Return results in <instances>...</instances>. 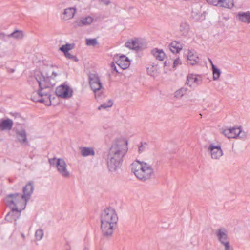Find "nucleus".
Here are the masks:
<instances>
[{
    "label": "nucleus",
    "instance_id": "obj_1",
    "mask_svg": "<svg viewBox=\"0 0 250 250\" xmlns=\"http://www.w3.org/2000/svg\"><path fill=\"white\" fill-rule=\"evenodd\" d=\"M52 75L55 77L58 74L53 71ZM32 79L40 88L37 92H33L32 100L34 102L44 103L48 106L51 105V93L53 92L52 88L55 84L54 78L39 72Z\"/></svg>",
    "mask_w": 250,
    "mask_h": 250
},
{
    "label": "nucleus",
    "instance_id": "obj_2",
    "mask_svg": "<svg viewBox=\"0 0 250 250\" xmlns=\"http://www.w3.org/2000/svg\"><path fill=\"white\" fill-rule=\"evenodd\" d=\"M127 151L126 145L123 142H116L112 145L107 159V167L110 171H115L119 167Z\"/></svg>",
    "mask_w": 250,
    "mask_h": 250
},
{
    "label": "nucleus",
    "instance_id": "obj_3",
    "mask_svg": "<svg viewBox=\"0 0 250 250\" xmlns=\"http://www.w3.org/2000/svg\"><path fill=\"white\" fill-rule=\"evenodd\" d=\"M6 205L11 210L6 216V219L9 220L10 217L16 221L21 215V212L26 206L27 201L22 197L21 194L18 193L8 194L5 199Z\"/></svg>",
    "mask_w": 250,
    "mask_h": 250
},
{
    "label": "nucleus",
    "instance_id": "obj_4",
    "mask_svg": "<svg viewBox=\"0 0 250 250\" xmlns=\"http://www.w3.org/2000/svg\"><path fill=\"white\" fill-rule=\"evenodd\" d=\"M118 220L115 209L112 208L104 209L101 213V228L103 234L110 236L113 232Z\"/></svg>",
    "mask_w": 250,
    "mask_h": 250
},
{
    "label": "nucleus",
    "instance_id": "obj_5",
    "mask_svg": "<svg viewBox=\"0 0 250 250\" xmlns=\"http://www.w3.org/2000/svg\"><path fill=\"white\" fill-rule=\"evenodd\" d=\"M131 171L136 177L142 181H145L151 178L154 174L153 169L149 164L139 161L132 163L131 166Z\"/></svg>",
    "mask_w": 250,
    "mask_h": 250
},
{
    "label": "nucleus",
    "instance_id": "obj_6",
    "mask_svg": "<svg viewBox=\"0 0 250 250\" xmlns=\"http://www.w3.org/2000/svg\"><path fill=\"white\" fill-rule=\"evenodd\" d=\"M223 133L229 139L243 138L245 136V132L242 131L240 127L225 129L223 130Z\"/></svg>",
    "mask_w": 250,
    "mask_h": 250
},
{
    "label": "nucleus",
    "instance_id": "obj_7",
    "mask_svg": "<svg viewBox=\"0 0 250 250\" xmlns=\"http://www.w3.org/2000/svg\"><path fill=\"white\" fill-rule=\"evenodd\" d=\"M88 78L90 86L94 93L102 88V85L97 75L93 73L90 74Z\"/></svg>",
    "mask_w": 250,
    "mask_h": 250
},
{
    "label": "nucleus",
    "instance_id": "obj_8",
    "mask_svg": "<svg viewBox=\"0 0 250 250\" xmlns=\"http://www.w3.org/2000/svg\"><path fill=\"white\" fill-rule=\"evenodd\" d=\"M55 92L57 96L67 99L72 96L73 91L69 86L61 85L56 88Z\"/></svg>",
    "mask_w": 250,
    "mask_h": 250
},
{
    "label": "nucleus",
    "instance_id": "obj_9",
    "mask_svg": "<svg viewBox=\"0 0 250 250\" xmlns=\"http://www.w3.org/2000/svg\"><path fill=\"white\" fill-rule=\"evenodd\" d=\"M56 168L58 172L62 177L66 178L70 177V173L67 170V165L63 159L58 158Z\"/></svg>",
    "mask_w": 250,
    "mask_h": 250
},
{
    "label": "nucleus",
    "instance_id": "obj_10",
    "mask_svg": "<svg viewBox=\"0 0 250 250\" xmlns=\"http://www.w3.org/2000/svg\"><path fill=\"white\" fill-rule=\"evenodd\" d=\"M208 149L210 152L211 157L214 159H219L223 155V151L220 145H209Z\"/></svg>",
    "mask_w": 250,
    "mask_h": 250
},
{
    "label": "nucleus",
    "instance_id": "obj_11",
    "mask_svg": "<svg viewBox=\"0 0 250 250\" xmlns=\"http://www.w3.org/2000/svg\"><path fill=\"white\" fill-rule=\"evenodd\" d=\"M34 186L33 183L28 182L22 189L23 194H21L22 197L27 202L31 198L33 192Z\"/></svg>",
    "mask_w": 250,
    "mask_h": 250
},
{
    "label": "nucleus",
    "instance_id": "obj_12",
    "mask_svg": "<svg viewBox=\"0 0 250 250\" xmlns=\"http://www.w3.org/2000/svg\"><path fill=\"white\" fill-rule=\"evenodd\" d=\"M93 21V18L89 16L81 18L75 21V26L82 27L90 25Z\"/></svg>",
    "mask_w": 250,
    "mask_h": 250
},
{
    "label": "nucleus",
    "instance_id": "obj_13",
    "mask_svg": "<svg viewBox=\"0 0 250 250\" xmlns=\"http://www.w3.org/2000/svg\"><path fill=\"white\" fill-rule=\"evenodd\" d=\"M216 235L218 241L223 245L225 243H229L227 231L225 229H218L216 231Z\"/></svg>",
    "mask_w": 250,
    "mask_h": 250
},
{
    "label": "nucleus",
    "instance_id": "obj_14",
    "mask_svg": "<svg viewBox=\"0 0 250 250\" xmlns=\"http://www.w3.org/2000/svg\"><path fill=\"white\" fill-rule=\"evenodd\" d=\"M201 83V79L195 75L189 74L187 77L186 84L189 85L190 87H195Z\"/></svg>",
    "mask_w": 250,
    "mask_h": 250
},
{
    "label": "nucleus",
    "instance_id": "obj_15",
    "mask_svg": "<svg viewBox=\"0 0 250 250\" xmlns=\"http://www.w3.org/2000/svg\"><path fill=\"white\" fill-rule=\"evenodd\" d=\"M125 46L129 49L137 51L140 50L143 47L142 43L138 39L128 41L125 42Z\"/></svg>",
    "mask_w": 250,
    "mask_h": 250
},
{
    "label": "nucleus",
    "instance_id": "obj_16",
    "mask_svg": "<svg viewBox=\"0 0 250 250\" xmlns=\"http://www.w3.org/2000/svg\"><path fill=\"white\" fill-rule=\"evenodd\" d=\"M13 125V121L9 119H0V130H10L12 129Z\"/></svg>",
    "mask_w": 250,
    "mask_h": 250
},
{
    "label": "nucleus",
    "instance_id": "obj_17",
    "mask_svg": "<svg viewBox=\"0 0 250 250\" xmlns=\"http://www.w3.org/2000/svg\"><path fill=\"white\" fill-rule=\"evenodd\" d=\"M116 62L122 69L127 68L130 64V61L128 58L124 55L121 56Z\"/></svg>",
    "mask_w": 250,
    "mask_h": 250
},
{
    "label": "nucleus",
    "instance_id": "obj_18",
    "mask_svg": "<svg viewBox=\"0 0 250 250\" xmlns=\"http://www.w3.org/2000/svg\"><path fill=\"white\" fill-rule=\"evenodd\" d=\"M169 48L173 53H178L183 48V44L175 41L169 45Z\"/></svg>",
    "mask_w": 250,
    "mask_h": 250
},
{
    "label": "nucleus",
    "instance_id": "obj_19",
    "mask_svg": "<svg viewBox=\"0 0 250 250\" xmlns=\"http://www.w3.org/2000/svg\"><path fill=\"white\" fill-rule=\"evenodd\" d=\"M236 18L241 22L250 23V11L240 12H239Z\"/></svg>",
    "mask_w": 250,
    "mask_h": 250
},
{
    "label": "nucleus",
    "instance_id": "obj_20",
    "mask_svg": "<svg viewBox=\"0 0 250 250\" xmlns=\"http://www.w3.org/2000/svg\"><path fill=\"white\" fill-rule=\"evenodd\" d=\"M16 136L21 144H27V134L24 129L17 131L16 132Z\"/></svg>",
    "mask_w": 250,
    "mask_h": 250
},
{
    "label": "nucleus",
    "instance_id": "obj_21",
    "mask_svg": "<svg viewBox=\"0 0 250 250\" xmlns=\"http://www.w3.org/2000/svg\"><path fill=\"white\" fill-rule=\"evenodd\" d=\"M188 63L193 65L200 61L199 58L197 55L191 51H189L188 55Z\"/></svg>",
    "mask_w": 250,
    "mask_h": 250
},
{
    "label": "nucleus",
    "instance_id": "obj_22",
    "mask_svg": "<svg viewBox=\"0 0 250 250\" xmlns=\"http://www.w3.org/2000/svg\"><path fill=\"white\" fill-rule=\"evenodd\" d=\"M80 150L81 154L83 157L93 156L95 155V151L92 147H82Z\"/></svg>",
    "mask_w": 250,
    "mask_h": 250
},
{
    "label": "nucleus",
    "instance_id": "obj_23",
    "mask_svg": "<svg viewBox=\"0 0 250 250\" xmlns=\"http://www.w3.org/2000/svg\"><path fill=\"white\" fill-rule=\"evenodd\" d=\"M76 12V9L75 7H69L64 9L63 12V18L65 20H68L72 18Z\"/></svg>",
    "mask_w": 250,
    "mask_h": 250
},
{
    "label": "nucleus",
    "instance_id": "obj_24",
    "mask_svg": "<svg viewBox=\"0 0 250 250\" xmlns=\"http://www.w3.org/2000/svg\"><path fill=\"white\" fill-rule=\"evenodd\" d=\"M151 53L157 60L159 61L163 60L166 56L163 50L157 48L152 50Z\"/></svg>",
    "mask_w": 250,
    "mask_h": 250
},
{
    "label": "nucleus",
    "instance_id": "obj_25",
    "mask_svg": "<svg viewBox=\"0 0 250 250\" xmlns=\"http://www.w3.org/2000/svg\"><path fill=\"white\" fill-rule=\"evenodd\" d=\"M222 2H219V6L222 7L230 9L234 6L233 0H219Z\"/></svg>",
    "mask_w": 250,
    "mask_h": 250
},
{
    "label": "nucleus",
    "instance_id": "obj_26",
    "mask_svg": "<svg viewBox=\"0 0 250 250\" xmlns=\"http://www.w3.org/2000/svg\"><path fill=\"white\" fill-rule=\"evenodd\" d=\"M189 25L186 22H182L180 25L179 31L182 35L186 36L189 31Z\"/></svg>",
    "mask_w": 250,
    "mask_h": 250
},
{
    "label": "nucleus",
    "instance_id": "obj_27",
    "mask_svg": "<svg viewBox=\"0 0 250 250\" xmlns=\"http://www.w3.org/2000/svg\"><path fill=\"white\" fill-rule=\"evenodd\" d=\"M10 38H13L16 40H19L22 39L23 37V33L21 30H15L14 32L8 35Z\"/></svg>",
    "mask_w": 250,
    "mask_h": 250
},
{
    "label": "nucleus",
    "instance_id": "obj_28",
    "mask_svg": "<svg viewBox=\"0 0 250 250\" xmlns=\"http://www.w3.org/2000/svg\"><path fill=\"white\" fill-rule=\"evenodd\" d=\"M147 71L149 75L154 77L158 72V65L154 64L150 65L147 68Z\"/></svg>",
    "mask_w": 250,
    "mask_h": 250
},
{
    "label": "nucleus",
    "instance_id": "obj_29",
    "mask_svg": "<svg viewBox=\"0 0 250 250\" xmlns=\"http://www.w3.org/2000/svg\"><path fill=\"white\" fill-rule=\"evenodd\" d=\"M74 47V44L66 43L65 45H62L59 50L63 53L64 55L69 53V51L72 50Z\"/></svg>",
    "mask_w": 250,
    "mask_h": 250
},
{
    "label": "nucleus",
    "instance_id": "obj_30",
    "mask_svg": "<svg viewBox=\"0 0 250 250\" xmlns=\"http://www.w3.org/2000/svg\"><path fill=\"white\" fill-rule=\"evenodd\" d=\"M188 88L186 87H182L176 90L174 93V97L177 99H180L187 92Z\"/></svg>",
    "mask_w": 250,
    "mask_h": 250
},
{
    "label": "nucleus",
    "instance_id": "obj_31",
    "mask_svg": "<svg viewBox=\"0 0 250 250\" xmlns=\"http://www.w3.org/2000/svg\"><path fill=\"white\" fill-rule=\"evenodd\" d=\"M212 72H213V79L214 80H217L220 76V70L217 68L215 65H213Z\"/></svg>",
    "mask_w": 250,
    "mask_h": 250
},
{
    "label": "nucleus",
    "instance_id": "obj_32",
    "mask_svg": "<svg viewBox=\"0 0 250 250\" xmlns=\"http://www.w3.org/2000/svg\"><path fill=\"white\" fill-rule=\"evenodd\" d=\"M44 235V232L42 229H38L36 230L35 236L36 240L40 241Z\"/></svg>",
    "mask_w": 250,
    "mask_h": 250
},
{
    "label": "nucleus",
    "instance_id": "obj_33",
    "mask_svg": "<svg viewBox=\"0 0 250 250\" xmlns=\"http://www.w3.org/2000/svg\"><path fill=\"white\" fill-rule=\"evenodd\" d=\"M112 104L113 103L110 100H109L107 103H104L102 104L101 105H100L98 107V109L99 110H101L102 109H104L110 107L111 106H112Z\"/></svg>",
    "mask_w": 250,
    "mask_h": 250
},
{
    "label": "nucleus",
    "instance_id": "obj_34",
    "mask_svg": "<svg viewBox=\"0 0 250 250\" xmlns=\"http://www.w3.org/2000/svg\"><path fill=\"white\" fill-rule=\"evenodd\" d=\"M98 44L96 39H86V44L88 46H94Z\"/></svg>",
    "mask_w": 250,
    "mask_h": 250
},
{
    "label": "nucleus",
    "instance_id": "obj_35",
    "mask_svg": "<svg viewBox=\"0 0 250 250\" xmlns=\"http://www.w3.org/2000/svg\"><path fill=\"white\" fill-rule=\"evenodd\" d=\"M67 58L69 59L72 60L76 62H78L79 61L78 58L75 55H73L71 54L70 53L64 55Z\"/></svg>",
    "mask_w": 250,
    "mask_h": 250
},
{
    "label": "nucleus",
    "instance_id": "obj_36",
    "mask_svg": "<svg viewBox=\"0 0 250 250\" xmlns=\"http://www.w3.org/2000/svg\"><path fill=\"white\" fill-rule=\"evenodd\" d=\"M181 63L182 62L181 60L179 59V58H177L174 60L173 67V68H175L177 67L179 65H181Z\"/></svg>",
    "mask_w": 250,
    "mask_h": 250
},
{
    "label": "nucleus",
    "instance_id": "obj_37",
    "mask_svg": "<svg viewBox=\"0 0 250 250\" xmlns=\"http://www.w3.org/2000/svg\"><path fill=\"white\" fill-rule=\"evenodd\" d=\"M58 158L54 157L48 160L49 163L51 166H56L57 167V163Z\"/></svg>",
    "mask_w": 250,
    "mask_h": 250
},
{
    "label": "nucleus",
    "instance_id": "obj_38",
    "mask_svg": "<svg viewBox=\"0 0 250 250\" xmlns=\"http://www.w3.org/2000/svg\"><path fill=\"white\" fill-rule=\"evenodd\" d=\"M207 1V2L210 4H212V5H213L214 6H219V2H220V1H219V0H206ZM221 2H222L221 1Z\"/></svg>",
    "mask_w": 250,
    "mask_h": 250
},
{
    "label": "nucleus",
    "instance_id": "obj_39",
    "mask_svg": "<svg viewBox=\"0 0 250 250\" xmlns=\"http://www.w3.org/2000/svg\"><path fill=\"white\" fill-rule=\"evenodd\" d=\"M10 38V37L8 36V35H6L3 32H0V39L4 41H7L8 39Z\"/></svg>",
    "mask_w": 250,
    "mask_h": 250
},
{
    "label": "nucleus",
    "instance_id": "obj_40",
    "mask_svg": "<svg viewBox=\"0 0 250 250\" xmlns=\"http://www.w3.org/2000/svg\"><path fill=\"white\" fill-rule=\"evenodd\" d=\"M223 246L225 247L224 250H233V247L231 246L229 242L225 243Z\"/></svg>",
    "mask_w": 250,
    "mask_h": 250
},
{
    "label": "nucleus",
    "instance_id": "obj_41",
    "mask_svg": "<svg viewBox=\"0 0 250 250\" xmlns=\"http://www.w3.org/2000/svg\"><path fill=\"white\" fill-rule=\"evenodd\" d=\"M111 67L113 71H115L116 73H119V72H118V71L117 69L116 66H115V64L113 62H112L111 63Z\"/></svg>",
    "mask_w": 250,
    "mask_h": 250
},
{
    "label": "nucleus",
    "instance_id": "obj_42",
    "mask_svg": "<svg viewBox=\"0 0 250 250\" xmlns=\"http://www.w3.org/2000/svg\"><path fill=\"white\" fill-rule=\"evenodd\" d=\"M145 147L144 146V145L141 143V145L139 147V151L140 152H142L145 150Z\"/></svg>",
    "mask_w": 250,
    "mask_h": 250
},
{
    "label": "nucleus",
    "instance_id": "obj_43",
    "mask_svg": "<svg viewBox=\"0 0 250 250\" xmlns=\"http://www.w3.org/2000/svg\"><path fill=\"white\" fill-rule=\"evenodd\" d=\"M100 0L102 2L104 3V4H105L106 5H108L110 3L109 0Z\"/></svg>",
    "mask_w": 250,
    "mask_h": 250
},
{
    "label": "nucleus",
    "instance_id": "obj_44",
    "mask_svg": "<svg viewBox=\"0 0 250 250\" xmlns=\"http://www.w3.org/2000/svg\"><path fill=\"white\" fill-rule=\"evenodd\" d=\"M208 61H209V62H210V64H211V66H212V68H213V65H214V64H213V62H212V61H211V59H208Z\"/></svg>",
    "mask_w": 250,
    "mask_h": 250
},
{
    "label": "nucleus",
    "instance_id": "obj_45",
    "mask_svg": "<svg viewBox=\"0 0 250 250\" xmlns=\"http://www.w3.org/2000/svg\"><path fill=\"white\" fill-rule=\"evenodd\" d=\"M11 73H13L15 71V70L14 69H10L9 71Z\"/></svg>",
    "mask_w": 250,
    "mask_h": 250
},
{
    "label": "nucleus",
    "instance_id": "obj_46",
    "mask_svg": "<svg viewBox=\"0 0 250 250\" xmlns=\"http://www.w3.org/2000/svg\"><path fill=\"white\" fill-rule=\"evenodd\" d=\"M21 236L23 238H24V237H25V236H24V235L23 234H21Z\"/></svg>",
    "mask_w": 250,
    "mask_h": 250
},
{
    "label": "nucleus",
    "instance_id": "obj_47",
    "mask_svg": "<svg viewBox=\"0 0 250 250\" xmlns=\"http://www.w3.org/2000/svg\"><path fill=\"white\" fill-rule=\"evenodd\" d=\"M84 250H89L87 248H85Z\"/></svg>",
    "mask_w": 250,
    "mask_h": 250
},
{
    "label": "nucleus",
    "instance_id": "obj_48",
    "mask_svg": "<svg viewBox=\"0 0 250 250\" xmlns=\"http://www.w3.org/2000/svg\"><path fill=\"white\" fill-rule=\"evenodd\" d=\"M70 250V249H67V250Z\"/></svg>",
    "mask_w": 250,
    "mask_h": 250
}]
</instances>
